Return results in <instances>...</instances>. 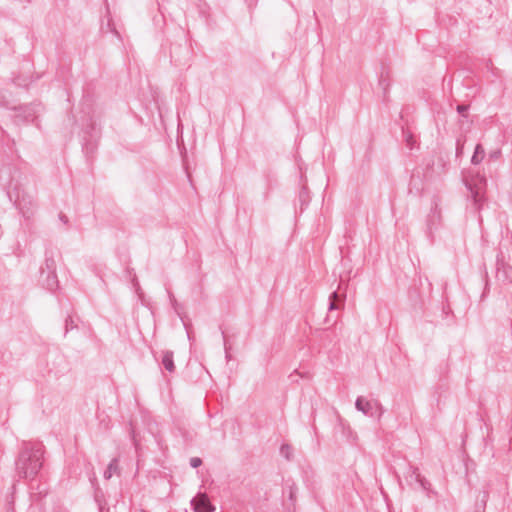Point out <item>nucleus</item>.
Wrapping results in <instances>:
<instances>
[{
  "mask_svg": "<svg viewBox=\"0 0 512 512\" xmlns=\"http://www.w3.org/2000/svg\"><path fill=\"white\" fill-rule=\"evenodd\" d=\"M495 277L503 284L512 283V266L504 260L502 253L497 255Z\"/></svg>",
  "mask_w": 512,
  "mask_h": 512,
  "instance_id": "39448f33",
  "label": "nucleus"
},
{
  "mask_svg": "<svg viewBox=\"0 0 512 512\" xmlns=\"http://www.w3.org/2000/svg\"><path fill=\"white\" fill-rule=\"evenodd\" d=\"M468 109H469V106L468 105H464V104H461V105H458L456 107V110L457 112L463 117V118H467L468 117Z\"/></svg>",
  "mask_w": 512,
  "mask_h": 512,
  "instance_id": "412c9836",
  "label": "nucleus"
},
{
  "mask_svg": "<svg viewBox=\"0 0 512 512\" xmlns=\"http://www.w3.org/2000/svg\"><path fill=\"white\" fill-rule=\"evenodd\" d=\"M287 489H288V499L290 500L292 505H295L298 487L296 486V484L294 482H292L291 484L287 485Z\"/></svg>",
  "mask_w": 512,
  "mask_h": 512,
  "instance_id": "dca6fc26",
  "label": "nucleus"
},
{
  "mask_svg": "<svg viewBox=\"0 0 512 512\" xmlns=\"http://www.w3.org/2000/svg\"><path fill=\"white\" fill-rule=\"evenodd\" d=\"M484 155H485V150L484 148L482 147L481 144H477L476 147H475V150H474V153L472 155V158H471V163L473 165H478L481 163V161L483 160L484 158Z\"/></svg>",
  "mask_w": 512,
  "mask_h": 512,
  "instance_id": "ddd939ff",
  "label": "nucleus"
},
{
  "mask_svg": "<svg viewBox=\"0 0 512 512\" xmlns=\"http://www.w3.org/2000/svg\"><path fill=\"white\" fill-rule=\"evenodd\" d=\"M355 407L358 411H361L367 416H374L375 412L380 408V404L377 401H369L364 397L359 396L355 401Z\"/></svg>",
  "mask_w": 512,
  "mask_h": 512,
  "instance_id": "423d86ee",
  "label": "nucleus"
},
{
  "mask_svg": "<svg viewBox=\"0 0 512 512\" xmlns=\"http://www.w3.org/2000/svg\"><path fill=\"white\" fill-rule=\"evenodd\" d=\"M15 203L23 217L26 219H30L37 210V201L35 197L25 191L18 193Z\"/></svg>",
  "mask_w": 512,
  "mask_h": 512,
  "instance_id": "7ed1b4c3",
  "label": "nucleus"
},
{
  "mask_svg": "<svg viewBox=\"0 0 512 512\" xmlns=\"http://www.w3.org/2000/svg\"><path fill=\"white\" fill-rule=\"evenodd\" d=\"M402 134H403V138L406 143V146L412 150L416 143L414 135L412 134L411 131H409L407 129H402Z\"/></svg>",
  "mask_w": 512,
  "mask_h": 512,
  "instance_id": "4468645a",
  "label": "nucleus"
},
{
  "mask_svg": "<svg viewBox=\"0 0 512 512\" xmlns=\"http://www.w3.org/2000/svg\"><path fill=\"white\" fill-rule=\"evenodd\" d=\"M59 219H60V221H62L64 224H67V223H68V221H69V220H68V217H67L65 214H63V213H60V214H59Z\"/></svg>",
  "mask_w": 512,
  "mask_h": 512,
  "instance_id": "393cba45",
  "label": "nucleus"
},
{
  "mask_svg": "<svg viewBox=\"0 0 512 512\" xmlns=\"http://www.w3.org/2000/svg\"><path fill=\"white\" fill-rule=\"evenodd\" d=\"M443 225V216L441 209V198L433 196L429 213L425 219V234L431 243L435 242L436 232Z\"/></svg>",
  "mask_w": 512,
  "mask_h": 512,
  "instance_id": "f03ea898",
  "label": "nucleus"
},
{
  "mask_svg": "<svg viewBox=\"0 0 512 512\" xmlns=\"http://www.w3.org/2000/svg\"><path fill=\"white\" fill-rule=\"evenodd\" d=\"M280 454L283 456L286 460L290 461L293 457V448L290 444H282L280 447Z\"/></svg>",
  "mask_w": 512,
  "mask_h": 512,
  "instance_id": "f3484780",
  "label": "nucleus"
},
{
  "mask_svg": "<svg viewBox=\"0 0 512 512\" xmlns=\"http://www.w3.org/2000/svg\"><path fill=\"white\" fill-rule=\"evenodd\" d=\"M43 285L50 291H55L58 288V279L56 272H46L42 278Z\"/></svg>",
  "mask_w": 512,
  "mask_h": 512,
  "instance_id": "9d476101",
  "label": "nucleus"
},
{
  "mask_svg": "<svg viewBox=\"0 0 512 512\" xmlns=\"http://www.w3.org/2000/svg\"><path fill=\"white\" fill-rule=\"evenodd\" d=\"M339 301H340V297H339V294L337 293V291L332 292L330 297H329V307H328V309L330 311L338 309L339 308V304H338Z\"/></svg>",
  "mask_w": 512,
  "mask_h": 512,
  "instance_id": "a211bd4d",
  "label": "nucleus"
},
{
  "mask_svg": "<svg viewBox=\"0 0 512 512\" xmlns=\"http://www.w3.org/2000/svg\"><path fill=\"white\" fill-rule=\"evenodd\" d=\"M77 328L73 318L71 316H67L65 319V334H67L70 330Z\"/></svg>",
  "mask_w": 512,
  "mask_h": 512,
  "instance_id": "aec40b11",
  "label": "nucleus"
},
{
  "mask_svg": "<svg viewBox=\"0 0 512 512\" xmlns=\"http://www.w3.org/2000/svg\"><path fill=\"white\" fill-rule=\"evenodd\" d=\"M202 465V459L199 457H192L190 459V466L192 468H198Z\"/></svg>",
  "mask_w": 512,
  "mask_h": 512,
  "instance_id": "5701e85b",
  "label": "nucleus"
},
{
  "mask_svg": "<svg viewBox=\"0 0 512 512\" xmlns=\"http://www.w3.org/2000/svg\"><path fill=\"white\" fill-rule=\"evenodd\" d=\"M46 272H49V273L56 272V261L54 258V253L52 251H46V253H45L44 266H42L40 269L41 278L44 277Z\"/></svg>",
  "mask_w": 512,
  "mask_h": 512,
  "instance_id": "6e6552de",
  "label": "nucleus"
},
{
  "mask_svg": "<svg viewBox=\"0 0 512 512\" xmlns=\"http://www.w3.org/2000/svg\"><path fill=\"white\" fill-rule=\"evenodd\" d=\"M485 508L486 507H481V505L479 503H476L475 504V512H485Z\"/></svg>",
  "mask_w": 512,
  "mask_h": 512,
  "instance_id": "a878e982",
  "label": "nucleus"
},
{
  "mask_svg": "<svg viewBox=\"0 0 512 512\" xmlns=\"http://www.w3.org/2000/svg\"><path fill=\"white\" fill-rule=\"evenodd\" d=\"M499 155H500V151L499 150L490 153V157L491 158H495V159L498 158Z\"/></svg>",
  "mask_w": 512,
  "mask_h": 512,
  "instance_id": "bb28decb",
  "label": "nucleus"
},
{
  "mask_svg": "<svg viewBox=\"0 0 512 512\" xmlns=\"http://www.w3.org/2000/svg\"><path fill=\"white\" fill-rule=\"evenodd\" d=\"M119 473V460L118 458H113L110 463L108 464L106 470L104 471V478L106 480H109L113 474Z\"/></svg>",
  "mask_w": 512,
  "mask_h": 512,
  "instance_id": "f8f14e48",
  "label": "nucleus"
},
{
  "mask_svg": "<svg viewBox=\"0 0 512 512\" xmlns=\"http://www.w3.org/2000/svg\"><path fill=\"white\" fill-rule=\"evenodd\" d=\"M459 144H460V141L458 140L457 141V152L460 150Z\"/></svg>",
  "mask_w": 512,
  "mask_h": 512,
  "instance_id": "cd10ccee",
  "label": "nucleus"
},
{
  "mask_svg": "<svg viewBox=\"0 0 512 512\" xmlns=\"http://www.w3.org/2000/svg\"><path fill=\"white\" fill-rule=\"evenodd\" d=\"M0 107L10 109L9 101L6 99L5 93L0 90Z\"/></svg>",
  "mask_w": 512,
  "mask_h": 512,
  "instance_id": "4be33fe9",
  "label": "nucleus"
},
{
  "mask_svg": "<svg viewBox=\"0 0 512 512\" xmlns=\"http://www.w3.org/2000/svg\"><path fill=\"white\" fill-rule=\"evenodd\" d=\"M223 338H224V348H225L226 358H227V359H230V353H229L230 346H228V344H227V340H226V337H225V335H224V334H223Z\"/></svg>",
  "mask_w": 512,
  "mask_h": 512,
  "instance_id": "b1692460",
  "label": "nucleus"
},
{
  "mask_svg": "<svg viewBox=\"0 0 512 512\" xmlns=\"http://www.w3.org/2000/svg\"><path fill=\"white\" fill-rule=\"evenodd\" d=\"M413 476L415 481L418 482L424 490L429 489L430 483L420 474L418 468H414Z\"/></svg>",
  "mask_w": 512,
  "mask_h": 512,
  "instance_id": "2eb2a0df",
  "label": "nucleus"
},
{
  "mask_svg": "<svg viewBox=\"0 0 512 512\" xmlns=\"http://www.w3.org/2000/svg\"><path fill=\"white\" fill-rule=\"evenodd\" d=\"M44 446L40 442L23 441L15 461L20 478L33 479L43 466Z\"/></svg>",
  "mask_w": 512,
  "mask_h": 512,
  "instance_id": "f257e3e1",
  "label": "nucleus"
},
{
  "mask_svg": "<svg viewBox=\"0 0 512 512\" xmlns=\"http://www.w3.org/2000/svg\"><path fill=\"white\" fill-rule=\"evenodd\" d=\"M466 187L467 189L469 190V195L468 197H470L473 201V204L475 206V209L476 210H480L481 208V202H482V195L480 194V192L475 189L471 184L469 183H466Z\"/></svg>",
  "mask_w": 512,
  "mask_h": 512,
  "instance_id": "9b49d317",
  "label": "nucleus"
},
{
  "mask_svg": "<svg viewBox=\"0 0 512 512\" xmlns=\"http://www.w3.org/2000/svg\"><path fill=\"white\" fill-rule=\"evenodd\" d=\"M195 512H212V507L206 496L201 495L191 500Z\"/></svg>",
  "mask_w": 512,
  "mask_h": 512,
  "instance_id": "0eeeda50",
  "label": "nucleus"
},
{
  "mask_svg": "<svg viewBox=\"0 0 512 512\" xmlns=\"http://www.w3.org/2000/svg\"><path fill=\"white\" fill-rule=\"evenodd\" d=\"M489 499V492L488 490H483L479 493L476 503H479L481 507H486L487 501Z\"/></svg>",
  "mask_w": 512,
  "mask_h": 512,
  "instance_id": "6ab92c4d",
  "label": "nucleus"
},
{
  "mask_svg": "<svg viewBox=\"0 0 512 512\" xmlns=\"http://www.w3.org/2000/svg\"><path fill=\"white\" fill-rule=\"evenodd\" d=\"M162 365L169 373L175 372V364H174V353L173 351L166 350L163 352L162 356Z\"/></svg>",
  "mask_w": 512,
  "mask_h": 512,
  "instance_id": "1a4fd4ad",
  "label": "nucleus"
},
{
  "mask_svg": "<svg viewBox=\"0 0 512 512\" xmlns=\"http://www.w3.org/2000/svg\"><path fill=\"white\" fill-rule=\"evenodd\" d=\"M10 109L16 112L13 118L16 125L33 121L37 113L36 106L32 104L11 106Z\"/></svg>",
  "mask_w": 512,
  "mask_h": 512,
  "instance_id": "20e7f679",
  "label": "nucleus"
}]
</instances>
